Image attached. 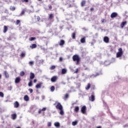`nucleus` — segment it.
I'll return each instance as SVG.
<instances>
[{
  "instance_id": "f257e3e1",
  "label": "nucleus",
  "mask_w": 128,
  "mask_h": 128,
  "mask_svg": "<svg viewBox=\"0 0 128 128\" xmlns=\"http://www.w3.org/2000/svg\"><path fill=\"white\" fill-rule=\"evenodd\" d=\"M72 60L74 62H76V66H78V64H80V56H78V55L74 54V56H73Z\"/></svg>"
},
{
  "instance_id": "f03ea898",
  "label": "nucleus",
  "mask_w": 128,
  "mask_h": 128,
  "mask_svg": "<svg viewBox=\"0 0 128 128\" xmlns=\"http://www.w3.org/2000/svg\"><path fill=\"white\" fill-rule=\"evenodd\" d=\"M124 54V51L122 48H119L118 50V52L116 54V58H122Z\"/></svg>"
},
{
  "instance_id": "7ed1b4c3",
  "label": "nucleus",
  "mask_w": 128,
  "mask_h": 128,
  "mask_svg": "<svg viewBox=\"0 0 128 128\" xmlns=\"http://www.w3.org/2000/svg\"><path fill=\"white\" fill-rule=\"evenodd\" d=\"M54 106H56V108L57 110H62V106L60 103L58 102H56L55 104H54Z\"/></svg>"
},
{
  "instance_id": "20e7f679",
  "label": "nucleus",
  "mask_w": 128,
  "mask_h": 128,
  "mask_svg": "<svg viewBox=\"0 0 128 128\" xmlns=\"http://www.w3.org/2000/svg\"><path fill=\"white\" fill-rule=\"evenodd\" d=\"M86 106H82V108H81V112H82L83 114H86Z\"/></svg>"
},
{
  "instance_id": "39448f33",
  "label": "nucleus",
  "mask_w": 128,
  "mask_h": 128,
  "mask_svg": "<svg viewBox=\"0 0 128 128\" xmlns=\"http://www.w3.org/2000/svg\"><path fill=\"white\" fill-rule=\"evenodd\" d=\"M103 40L106 44H108V42H110V38L107 36H104Z\"/></svg>"
},
{
  "instance_id": "423d86ee",
  "label": "nucleus",
  "mask_w": 128,
  "mask_h": 128,
  "mask_svg": "<svg viewBox=\"0 0 128 128\" xmlns=\"http://www.w3.org/2000/svg\"><path fill=\"white\" fill-rule=\"evenodd\" d=\"M116 16H118V13L116 12H113L110 14L111 18H116Z\"/></svg>"
},
{
  "instance_id": "0eeeda50",
  "label": "nucleus",
  "mask_w": 128,
  "mask_h": 128,
  "mask_svg": "<svg viewBox=\"0 0 128 128\" xmlns=\"http://www.w3.org/2000/svg\"><path fill=\"white\" fill-rule=\"evenodd\" d=\"M86 0H82L80 2V6L83 8V6H86Z\"/></svg>"
},
{
  "instance_id": "6e6552de",
  "label": "nucleus",
  "mask_w": 128,
  "mask_h": 128,
  "mask_svg": "<svg viewBox=\"0 0 128 128\" xmlns=\"http://www.w3.org/2000/svg\"><path fill=\"white\" fill-rule=\"evenodd\" d=\"M56 80H58V77H56V76H54L51 78V82H56Z\"/></svg>"
},
{
  "instance_id": "1a4fd4ad",
  "label": "nucleus",
  "mask_w": 128,
  "mask_h": 128,
  "mask_svg": "<svg viewBox=\"0 0 128 128\" xmlns=\"http://www.w3.org/2000/svg\"><path fill=\"white\" fill-rule=\"evenodd\" d=\"M8 26H4L3 32L4 34H6V32H8Z\"/></svg>"
},
{
  "instance_id": "9d476101",
  "label": "nucleus",
  "mask_w": 128,
  "mask_h": 128,
  "mask_svg": "<svg viewBox=\"0 0 128 128\" xmlns=\"http://www.w3.org/2000/svg\"><path fill=\"white\" fill-rule=\"evenodd\" d=\"M15 84H19L20 82V77H17L15 79Z\"/></svg>"
},
{
  "instance_id": "9b49d317",
  "label": "nucleus",
  "mask_w": 128,
  "mask_h": 128,
  "mask_svg": "<svg viewBox=\"0 0 128 128\" xmlns=\"http://www.w3.org/2000/svg\"><path fill=\"white\" fill-rule=\"evenodd\" d=\"M126 24H128V22L126 21L123 22L120 24V27L122 28H124V26H126Z\"/></svg>"
},
{
  "instance_id": "f8f14e48",
  "label": "nucleus",
  "mask_w": 128,
  "mask_h": 128,
  "mask_svg": "<svg viewBox=\"0 0 128 128\" xmlns=\"http://www.w3.org/2000/svg\"><path fill=\"white\" fill-rule=\"evenodd\" d=\"M94 100H96V98L94 95H92L89 97V100H90V102H94Z\"/></svg>"
},
{
  "instance_id": "ddd939ff",
  "label": "nucleus",
  "mask_w": 128,
  "mask_h": 128,
  "mask_svg": "<svg viewBox=\"0 0 128 128\" xmlns=\"http://www.w3.org/2000/svg\"><path fill=\"white\" fill-rule=\"evenodd\" d=\"M46 108H44L42 109H40L38 111V114H42V112H46Z\"/></svg>"
},
{
  "instance_id": "4468645a",
  "label": "nucleus",
  "mask_w": 128,
  "mask_h": 128,
  "mask_svg": "<svg viewBox=\"0 0 128 128\" xmlns=\"http://www.w3.org/2000/svg\"><path fill=\"white\" fill-rule=\"evenodd\" d=\"M14 104V107L15 108H18V106H20V104L17 101L15 102Z\"/></svg>"
},
{
  "instance_id": "2eb2a0df",
  "label": "nucleus",
  "mask_w": 128,
  "mask_h": 128,
  "mask_svg": "<svg viewBox=\"0 0 128 128\" xmlns=\"http://www.w3.org/2000/svg\"><path fill=\"white\" fill-rule=\"evenodd\" d=\"M4 74L5 78H10V75L8 74V72L4 71Z\"/></svg>"
},
{
  "instance_id": "dca6fc26",
  "label": "nucleus",
  "mask_w": 128,
  "mask_h": 128,
  "mask_svg": "<svg viewBox=\"0 0 128 128\" xmlns=\"http://www.w3.org/2000/svg\"><path fill=\"white\" fill-rule=\"evenodd\" d=\"M79 110H80V107H78V106H75V108H74V112H75L78 113V112Z\"/></svg>"
},
{
  "instance_id": "f3484780",
  "label": "nucleus",
  "mask_w": 128,
  "mask_h": 128,
  "mask_svg": "<svg viewBox=\"0 0 128 128\" xmlns=\"http://www.w3.org/2000/svg\"><path fill=\"white\" fill-rule=\"evenodd\" d=\"M38 46L36 44H32L31 46H30V48L33 50V48H36Z\"/></svg>"
},
{
  "instance_id": "a211bd4d",
  "label": "nucleus",
  "mask_w": 128,
  "mask_h": 128,
  "mask_svg": "<svg viewBox=\"0 0 128 128\" xmlns=\"http://www.w3.org/2000/svg\"><path fill=\"white\" fill-rule=\"evenodd\" d=\"M11 116H12V120H16L17 116L16 114H12Z\"/></svg>"
},
{
  "instance_id": "6ab92c4d",
  "label": "nucleus",
  "mask_w": 128,
  "mask_h": 128,
  "mask_svg": "<svg viewBox=\"0 0 128 128\" xmlns=\"http://www.w3.org/2000/svg\"><path fill=\"white\" fill-rule=\"evenodd\" d=\"M34 76H35L34 74L31 72L30 73V79L34 80Z\"/></svg>"
},
{
  "instance_id": "aec40b11",
  "label": "nucleus",
  "mask_w": 128,
  "mask_h": 128,
  "mask_svg": "<svg viewBox=\"0 0 128 128\" xmlns=\"http://www.w3.org/2000/svg\"><path fill=\"white\" fill-rule=\"evenodd\" d=\"M80 42L82 44H84V42H86V37L82 38L80 40Z\"/></svg>"
},
{
  "instance_id": "412c9836",
  "label": "nucleus",
  "mask_w": 128,
  "mask_h": 128,
  "mask_svg": "<svg viewBox=\"0 0 128 128\" xmlns=\"http://www.w3.org/2000/svg\"><path fill=\"white\" fill-rule=\"evenodd\" d=\"M67 70L66 68H62V74H66V72Z\"/></svg>"
},
{
  "instance_id": "4be33fe9",
  "label": "nucleus",
  "mask_w": 128,
  "mask_h": 128,
  "mask_svg": "<svg viewBox=\"0 0 128 128\" xmlns=\"http://www.w3.org/2000/svg\"><path fill=\"white\" fill-rule=\"evenodd\" d=\"M90 88V84L88 83L87 86H86V90H88Z\"/></svg>"
},
{
  "instance_id": "5701e85b",
  "label": "nucleus",
  "mask_w": 128,
  "mask_h": 128,
  "mask_svg": "<svg viewBox=\"0 0 128 128\" xmlns=\"http://www.w3.org/2000/svg\"><path fill=\"white\" fill-rule=\"evenodd\" d=\"M24 100H25L26 102H28V100H30V98L28 95H26L24 96Z\"/></svg>"
},
{
  "instance_id": "b1692460",
  "label": "nucleus",
  "mask_w": 128,
  "mask_h": 128,
  "mask_svg": "<svg viewBox=\"0 0 128 128\" xmlns=\"http://www.w3.org/2000/svg\"><path fill=\"white\" fill-rule=\"evenodd\" d=\"M42 83L40 84H38L36 86V88H42Z\"/></svg>"
},
{
  "instance_id": "393cba45",
  "label": "nucleus",
  "mask_w": 128,
  "mask_h": 128,
  "mask_svg": "<svg viewBox=\"0 0 128 128\" xmlns=\"http://www.w3.org/2000/svg\"><path fill=\"white\" fill-rule=\"evenodd\" d=\"M65 44V42L64 41V40H60V42L59 43L60 46H64V44Z\"/></svg>"
},
{
  "instance_id": "a878e982",
  "label": "nucleus",
  "mask_w": 128,
  "mask_h": 128,
  "mask_svg": "<svg viewBox=\"0 0 128 128\" xmlns=\"http://www.w3.org/2000/svg\"><path fill=\"white\" fill-rule=\"evenodd\" d=\"M54 125L55 126H56V128H60V122H56L54 124Z\"/></svg>"
},
{
  "instance_id": "bb28decb",
  "label": "nucleus",
  "mask_w": 128,
  "mask_h": 128,
  "mask_svg": "<svg viewBox=\"0 0 128 128\" xmlns=\"http://www.w3.org/2000/svg\"><path fill=\"white\" fill-rule=\"evenodd\" d=\"M54 14H48V18L49 20H52V18H54Z\"/></svg>"
},
{
  "instance_id": "cd10ccee",
  "label": "nucleus",
  "mask_w": 128,
  "mask_h": 128,
  "mask_svg": "<svg viewBox=\"0 0 128 128\" xmlns=\"http://www.w3.org/2000/svg\"><path fill=\"white\" fill-rule=\"evenodd\" d=\"M72 38L73 40H76V32H74L72 34Z\"/></svg>"
},
{
  "instance_id": "c85d7f7f",
  "label": "nucleus",
  "mask_w": 128,
  "mask_h": 128,
  "mask_svg": "<svg viewBox=\"0 0 128 128\" xmlns=\"http://www.w3.org/2000/svg\"><path fill=\"white\" fill-rule=\"evenodd\" d=\"M36 40V37H30L29 38V40H30V42H32V40Z\"/></svg>"
},
{
  "instance_id": "c756f323",
  "label": "nucleus",
  "mask_w": 128,
  "mask_h": 128,
  "mask_svg": "<svg viewBox=\"0 0 128 128\" xmlns=\"http://www.w3.org/2000/svg\"><path fill=\"white\" fill-rule=\"evenodd\" d=\"M54 90H56V88H54V86H52L50 87V92H54Z\"/></svg>"
},
{
  "instance_id": "7c9ffc66",
  "label": "nucleus",
  "mask_w": 128,
  "mask_h": 128,
  "mask_svg": "<svg viewBox=\"0 0 128 128\" xmlns=\"http://www.w3.org/2000/svg\"><path fill=\"white\" fill-rule=\"evenodd\" d=\"M76 124H78V121H74L72 122V126H76Z\"/></svg>"
},
{
  "instance_id": "2f4dec72",
  "label": "nucleus",
  "mask_w": 128,
  "mask_h": 128,
  "mask_svg": "<svg viewBox=\"0 0 128 128\" xmlns=\"http://www.w3.org/2000/svg\"><path fill=\"white\" fill-rule=\"evenodd\" d=\"M25 12H26V10H23L22 11L21 13L20 14V16H24V14Z\"/></svg>"
},
{
  "instance_id": "473e14b6",
  "label": "nucleus",
  "mask_w": 128,
  "mask_h": 128,
  "mask_svg": "<svg viewBox=\"0 0 128 128\" xmlns=\"http://www.w3.org/2000/svg\"><path fill=\"white\" fill-rule=\"evenodd\" d=\"M34 61H30L28 62L29 66H34Z\"/></svg>"
},
{
  "instance_id": "72a5a7b5",
  "label": "nucleus",
  "mask_w": 128,
  "mask_h": 128,
  "mask_svg": "<svg viewBox=\"0 0 128 128\" xmlns=\"http://www.w3.org/2000/svg\"><path fill=\"white\" fill-rule=\"evenodd\" d=\"M10 10H12V12H14V10H16V7L10 6Z\"/></svg>"
},
{
  "instance_id": "f704fd0d",
  "label": "nucleus",
  "mask_w": 128,
  "mask_h": 128,
  "mask_svg": "<svg viewBox=\"0 0 128 128\" xmlns=\"http://www.w3.org/2000/svg\"><path fill=\"white\" fill-rule=\"evenodd\" d=\"M60 114L62 115L63 116V114H64V110H62H62H60Z\"/></svg>"
},
{
  "instance_id": "c9c22d12",
  "label": "nucleus",
  "mask_w": 128,
  "mask_h": 128,
  "mask_svg": "<svg viewBox=\"0 0 128 128\" xmlns=\"http://www.w3.org/2000/svg\"><path fill=\"white\" fill-rule=\"evenodd\" d=\"M28 86H32V81L30 80L28 84Z\"/></svg>"
},
{
  "instance_id": "e433bc0d",
  "label": "nucleus",
  "mask_w": 128,
  "mask_h": 128,
  "mask_svg": "<svg viewBox=\"0 0 128 128\" xmlns=\"http://www.w3.org/2000/svg\"><path fill=\"white\" fill-rule=\"evenodd\" d=\"M20 56L21 58H24V56H26V53H24V52L22 53L20 55Z\"/></svg>"
},
{
  "instance_id": "4c0bfd02",
  "label": "nucleus",
  "mask_w": 128,
  "mask_h": 128,
  "mask_svg": "<svg viewBox=\"0 0 128 128\" xmlns=\"http://www.w3.org/2000/svg\"><path fill=\"white\" fill-rule=\"evenodd\" d=\"M68 98V94H66L65 95H64V98L65 100H66V98Z\"/></svg>"
},
{
  "instance_id": "58836bf2",
  "label": "nucleus",
  "mask_w": 128,
  "mask_h": 128,
  "mask_svg": "<svg viewBox=\"0 0 128 128\" xmlns=\"http://www.w3.org/2000/svg\"><path fill=\"white\" fill-rule=\"evenodd\" d=\"M24 76V71H22L20 72V76Z\"/></svg>"
},
{
  "instance_id": "ea45409f",
  "label": "nucleus",
  "mask_w": 128,
  "mask_h": 128,
  "mask_svg": "<svg viewBox=\"0 0 128 128\" xmlns=\"http://www.w3.org/2000/svg\"><path fill=\"white\" fill-rule=\"evenodd\" d=\"M20 22V20H16V26L18 25V24Z\"/></svg>"
},
{
  "instance_id": "a19ab883",
  "label": "nucleus",
  "mask_w": 128,
  "mask_h": 128,
  "mask_svg": "<svg viewBox=\"0 0 128 128\" xmlns=\"http://www.w3.org/2000/svg\"><path fill=\"white\" fill-rule=\"evenodd\" d=\"M4 93L2 92H0V96H1V98H4Z\"/></svg>"
},
{
  "instance_id": "79ce46f5",
  "label": "nucleus",
  "mask_w": 128,
  "mask_h": 128,
  "mask_svg": "<svg viewBox=\"0 0 128 128\" xmlns=\"http://www.w3.org/2000/svg\"><path fill=\"white\" fill-rule=\"evenodd\" d=\"M54 68H56V66H52L50 68V70H54Z\"/></svg>"
},
{
  "instance_id": "37998d69",
  "label": "nucleus",
  "mask_w": 128,
  "mask_h": 128,
  "mask_svg": "<svg viewBox=\"0 0 128 128\" xmlns=\"http://www.w3.org/2000/svg\"><path fill=\"white\" fill-rule=\"evenodd\" d=\"M29 92H30V94H32V92H34V90L32 88L28 89Z\"/></svg>"
},
{
  "instance_id": "c03bdc74",
  "label": "nucleus",
  "mask_w": 128,
  "mask_h": 128,
  "mask_svg": "<svg viewBox=\"0 0 128 128\" xmlns=\"http://www.w3.org/2000/svg\"><path fill=\"white\" fill-rule=\"evenodd\" d=\"M48 127L52 126V122H48Z\"/></svg>"
},
{
  "instance_id": "a18cd8bd",
  "label": "nucleus",
  "mask_w": 128,
  "mask_h": 128,
  "mask_svg": "<svg viewBox=\"0 0 128 128\" xmlns=\"http://www.w3.org/2000/svg\"><path fill=\"white\" fill-rule=\"evenodd\" d=\"M94 8H90V12H94Z\"/></svg>"
},
{
  "instance_id": "49530a36",
  "label": "nucleus",
  "mask_w": 128,
  "mask_h": 128,
  "mask_svg": "<svg viewBox=\"0 0 128 128\" xmlns=\"http://www.w3.org/2000/svg\"><path fill=\"white\" fill-rule=\"evenodd\" d=\"M22 2H28V0H22Z\"/></svg>"
},
{
  "instance_id": "de8ad7c7",
  "label": "nucleus",
  "mask_w": 128,
  "mask_h": 128,
  "mask_svg": "<svg viewBox=\"0 0 128 128\" xmlns=\"http://www.w3.org/2000/svg\"><path fill=\"white\" fill-rule=\"evenodd\" d=\"M49 10H52V5H48Z\"/></svg>"
},
{
  "instance_id": "09e8293b",
  "label": "nucleus",
  "mask_w": 128,
  "mask_h": 128,
  "mask_svg": "<svg viewBox=\"0 0 128 128\" xmlns=\"http://www.w3.org/2000/svg\"><path fill=\"white\" fill-rule=\"evenodd\" d=\"M94 88H95L94 86H92V88H91L92 90H94Z\"/></svg>"
},
{
  "instance_id": "8fccbe9b",
  "label": "nucleus",
  "mask_w": 128,
  "mask_h": 128,
  "mask_svg": "<svg viewBox=\"0 0 128 128\" xmlns=\"http://www.w3.org/2000/svg\"><path fill=\"white\" fill-rule=\"evenodd\" d=\"M68 8H72V4H69L68 6Z\"/></svg>"
},
{
  "instance_id": "3c124183",
  "label": "nucleus",
  "mask_w": 128,
  "mask_h": 128,
  "mask_svg": "<svg viewBox=\"0 0 128 128\" xmlns=\"http://www.w3.org/2000/svg\"><path fill=\"white\" fill-rule=\"evenodd\" d=\"M78 68H76V70L74 72V74H78Z\"/></svg>"
},
{
  "instance_id": "603ef678",
  "label": "nucleus",
  "mask_w": 128,
  "mask_h": 128,
  "mask_svg": "<svg viewBox=\"0 0 128 128\" xmlns=\"http://www.w3.org/2000/svg\"><path fill=\"white\" fill-rule=\"evenodd\" d=\"M59 60H60V62H62V57H60L59 58Z\"/></svg>"
},
{
  "instance_id": "864d4df0",
  "label": "nucleus",
  "mask_w": 128,
  "mask_h": 128,
  "mask_svg": "<svg viewBox=\"0 0 128 128\" xmlns=\"http://www.w3.org/2000/svg\"><path fill=\"white\" fill-rule=\"evenodd\" d=\"M8 88L10 90H12V86L8 87Z\"/></svg>"
},
{
  "instance_id": "5fc2aeb1",
  "label": "nucleus",
  "mask_w": 128,
  "mask_h": 128,
  "mask_svg": "<svg viewBox=\"0 0 128 128\" xmlns=\"http://www.w3.org/2000/svg\"><path fill=\"white\" fill-rule=\"evenodd\" d=\"M36 82H38V80L34 79V84H36Z\"/></svg>"
},
{
  "instance_id": "6e6d98bb",
  "label": "nucleus",
  "mask_w": 128,
  "mask_h": 128,
  "mask_svg": "<svg viewBox=\"0 0 128 128\" xmlns=\"http://www.w3.org/2000/svg\"><path fill=\"white\" fill-rule=\"evenodd\" d=\"M101 22H102V24L104 22V19H102Z\"/></svg>"
},
{
  "instance_id": "4d7b16f0",
  "label": "nucleus",
  "mask_w": 128,
  "mask_h": 128,
  "mask_svg": "<svg viewBox=\"0 0 128 128\" xmlns=\"http://www.w3.org/2000/svg\"><path fill=\"white\" fill-rule=\"evenodd\" d=\"M100 76V74L96 73V76Z\"/></svg>"
},
{
  "instance_id": "13d9d810",
  "label": "nucleus",
  "mask_w": 128,
  "mask_h": 128,
  "mask_svg": "<svg viewBox=\"0 0 128 128\" xmlns=\"http://www.w3.org/2000/svg\"><path fill=\"white\" fill-rule=\"evenodd\" d=\"M37 20H38V22H39V21H40V17H38V18H37Z\"/></svg>"
},
{
  "instance_id": "bf43d9fd",
  "label": "nucleus",
  "mask_w": 128,
  "mask_h": 128,
  "mask_svg": "<svg viewBox=\"0 0 128 128\" xmlns=\"http://www.w3.org/2000/svg\"><path fill=\"white\" fill-rule=\"evenodd\" d=\"M96 128H102V126H98Z\"/></svg>"
},
{
  "instance_id": "052dcab7",
  "label": "nucleus",
  "mask_w": 128,
  "mask_h": 128,
  "mask_svg": "<svg viewBox=\"0 0 128 128\" xmlns=\"http://www.w3.org/2000/svg\"><path fill=\"white\" fill-rule=\"evenodd\" d=\"M88 70V68H85V70Z\"/></svg>"
},
{
  "instance_id": "680f3d73",
  "label": "nucleus",
  "mask_w": 128,
  "mask_h": 128,
  "mask_svg": "<svg viewBox=\"0 0 128 128\" xmlns=\"http://www.w3.org/2000/svg\"><path fill=\"white\" fill-rule=\"evenodd\" d=\"M68 4H70V0H68Z\"/></svg>"
},
{
  "instance_id": "e2e57ef3",
  "label": "nucleus",
  "mask_w": 128,
  "mask_h": 128,
  "mask_svg": "<svg viewBox=\"0 0 128 128\" xmlns=\"http://www.w3.org/2000/svg\"><path fill=\"white\" fill-rule=\"evenodd\" d=\"M2 78V74H0V79Z\"/></svg>"
},
{
  "instance_id": "0e129e2a",
  "label": "nucleus",
  "mask_w": 128,
  "mask_h": 128,
  "mask_svg": "<svg viewBox=\"0 0 128 128\" xmlns=\"http://www.w3.org/2000/svg\"><path fill=\"white\" fill-rule=\"evenodd\" d=\"M43 116H44V112H43Z\"/></svg>"
},
{
  "instance_id": "69168bd1",
  "label": "nucleus",
  "mask_w": 128,
  "mask_h": 128,
  "mask_svg": "<svg viewBox=\"0 0 128 128\" xmlns=\"http://www.w3.org/2000/svg\"><path fill=\"white\" fill-rule=\"evenodd\" d=\"M38 0L40 1V0Z\"/></svg>"
}]
</instances>
